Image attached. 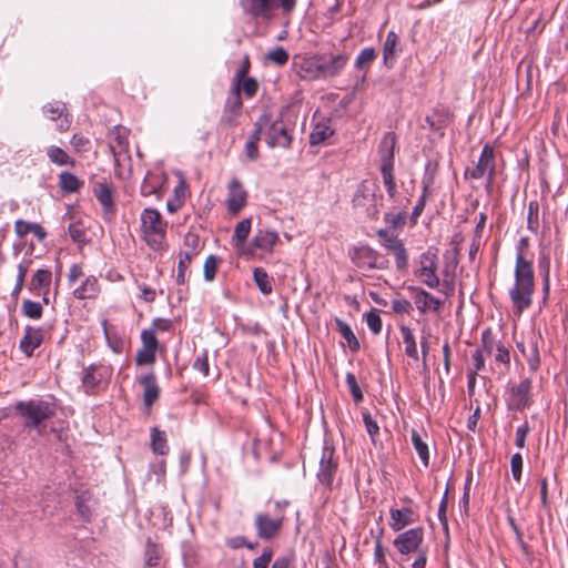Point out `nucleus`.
<instances>
[{
    "label": "nucleus",
    "mask_w": 568,
    "mask_h": 568,
    "mask_svg": "<svg viewBox=\"0 0 568 568\" xmlns=\"http://www.w3.org/2000/svg\"><path fill=\"white\" fill-rule=\"evenodd\" d=\"M21 313L23 316L31 320H39L42 317L43 307L40 302H34L31 300H24L21 306Z\"/></svg>",
    "instance_id": "nucleus-43"
},
{
    "label": "nucleus",
    "mask_w": 568,
    "mask_h": 568,
    "mask_svg": "<svg viewBox=\"0 0 568 568\" xmlns=\"http://www.w3.org/2000/svg\"><path fill=\"white\" fill-rule=\"evenodd\" d=\"M288 506L286 500L274 503V511L257 513L254 517V527L258 538L271 540L277 537L283 528L285 520V508Z\"/></svg>",
    "instance_id": "nucleus-6"
},
{
    "label": "nucleus",
    "mask_w": 568,
    "mask_h": 568,
    "mask_svg": "<svg viewBox=\"0 0 568 568\" xmlns=\"http://www.w3.org/2000/svg\"><path fill=\"white\" fill-rule=\"evenodd\" d=\"M398 45L399 37L395 31H389L383 44V62L384 65L388 69H392L395 64L396 53L397 51H400Z\"/></svg>",
    "instance_id": "nucleus-29"
},
{
    "label": "nucleus",
    "mask_w": 568,
    "mask_h": 568,
    "mask_svg": "<svg viewBox=\"0 0 568 568\" xmlns=\"http://www.w3.org/2000/svg\"><path fill=\"white\" fill-rule=\"evenodd\" d=\"M288 53L283 47H276L266 54V60L276 65H284L288 61Z\"/></svg>",
    "instance_id": "nucleus-55"
},
{
    "label": "nucleus",
    "mask_w": 568,
    "mask_h": 568,
    "mask_svg": "<svg viewBox=\"0 0 568 568\" xmlns=\"http://www.w3.org/2000/svg\"><path fill=\"white\" fill-rule=\"evenodd\" d=\"M193 258L189 257L187 254H179V265L176 274V283L183 285L185 283V273L190 267Z\"/></svg>",
    "instance_id": "nucleus-57"
},
{
    "label": "nucleus",
    "mask_w": 568,
    "mask_h": 568,
    "mask_svg": "<svg viewBox=\"0 0 568 568\" xmlns=\"http://www.w3.org/2000/svg\"><path fill=\"white\" fill-rule=\"evenodd\" d=\"M336 326L341 335L346 339L352 352H357L361 347L359 342L353 333L351 326L342 320H336Z\"/></svg>",
    "instance_id": "nucleus-41"
},
{
    "label": "nucleus",
    "mask_w": 568,
    "mask_h": 568,
    "mask_svg": "<svg viewBox=\"0 0 568 568\" xmlns=\"http://www.w3.org/2000/svg\"><path fill=\"white\" fill-rule=\"evenodd\" d=\"M338 470V457L332 442L325 439L320 458L316 477L318 481L331 488Z\"/></svg>",
    "instance_id": "nucleus-8"
},
{
    "label": "nucleus",
    "mask_w": 568,
    "mask_h": 568,
    "mask_svg": "<svg viewBox=\"0 0 568 568\" xmlns=\"http://www.w3.org/2000/svg\"><path fill=\"white\" fill-rule=\"evenodd\" d=\"M141 343L142 348H146L155 353L159 348V341L156 338V335H154V331L143 329L141 333Z\"/></svg>",
    "instance_id": "nucleus-58"
},
{
    "label": "nucleus",
    "mask_w": 568,
    "mask_h": 568,
    "mask_svg": "<svg viewBox=\"0 0 568 568\" xmlns=\"http://www.w3.org/2000/svg\"><path fill=\"white\" fill-rule=\"evenodd\" d=\"M348 62V55L341 54H318L320 80L329 79L338 75Z\"/></svg>",
    "instance_id": "nucleus-15"
},
{
    "label": "nucleus",
    "mask_w": 568,
    "mask_h": 568,
    "mask_svg": "<svg viewBox=\"0 0 568 568\" xmlns=\"http://www.w3.org/2000/svg\"><path fill=\"white\" fill-rule=\"evenodd\" d=\"M138 383L143 388V405L150 409L160 397V387L154 373L138 377Z\"/></svg>",
    "instance_id": "nucleus-22"
},
{
    "label": "nucleus",
    "mask_w": 568,
    "mask_h": 568,
    "mask_svg": "<svg viewBox=\"0 0 568 568\" xmlns=\"http://www.w3.org/2000/svg\"><path fill=\"white\" fill-rule=\"evenodd\" d=\"M389 527L392 528L393 531L396 532L402 531L404 528L416 521L414 510L410 507H392L389 509Z\"/></svg>",
    "instance_id": "nucleus-26"
},
{
    "label": "nucleus",
    "mask_w": 568,
    "mask_h": 568,
    "mask_svg": "<svg viewBox=\"0 0 568 568\" xmlns=\"http://www.w3.org/2000/svg\"><path fill=\"white\" fill-rule=\"evenodd\" d=\"M70 144L75 153L82 154L91 150V141L83 134H73L70 140Z\"/></svg>",
    "instance_id": "nucleus-53"
},
{
    "label": "nucleus",
    "mask_w": 568,
    "mask_h": 568,
    "mask_svg": "<svg viewBox=\"0 0 568 568\" xmlns=\"http://www.w3.org/2000/svg\"><path fill=\"white\" fill-rule=\"evenodd\" d=\"M43 114L51 121H58V130L61 132L70 128L65 104L62 102L48 103L42 108Z\"/></svg>",
    "instance_id": "nucleus-24"
},
{
    "label": "nucleus",
    "mask_w": 568,
    "mask_h": 568,
    "mask_svg": "<svg viewBox=\"0 0 568 568\" xmlns=\"http://www.w3.org/2000/svg\"><path fill=\"white\" fill-rule=\"evenodd\" d=\"M365 321L373 334L378 335L382 332L383 323L377 308H372L367 312L365 314Z\"/></svg>",
    "instance_id": "nucleus-51"
},
{
    "label": "nucleus",
    "mask_w": 568,
    "mask_h": 568,
    "mask_svg": "<svg viewBox=\"0 0 568 568\" xmlns=\"http://www.w3.org/2000/svg\"><path fill=\"white\" fill-rule=\"evenodd\" d=\"M495 173V149L491 144L486 143L483 146L476 166L471 170H467L466 175H468L473 180H480L484 176H486L487 184L490 185L494 182Z\"/></svg>",
    "instance_id": "nucleus-11"
},
{
    "label": "nucleus",
    "mask_w": 568,
    "mask_h": 568,
    "mask_svg": "<svg viewBox=\"0 0 568 568\" xmlns=\"http://www.w3.org/2000/svg\"><path fill=\"white\" fill-rule=\"evenodd\" d=\"M92 192L101 204L104 214H113L115 211L113 184L106 180L98 181L92 185Z\"/></svg>",
    "instance_id": "nucleus-21"
},
{
    "label": "nucleus",
    "mask_w": 568,
    "mask_h": 568,
    "mask_svg": "<svg viewBox=\"0 0 568 568\" xmlns=\"http://www.w3.org/2000/svg\"><path fill=\"white\" fill-rule=\"evenodd\" d=\"M535 288L534 267H524V264L515 266L514 283L508 290V295L513 313L516 316L519 317L526 310L531 307Z\"/></svg>",
    "instance_id": "nucleus-1"
},
{
    "label": "nucleus",
    "mask_w": 568,
    "mask_h": 568,
    "mask_svg": "<svg viewBox=\"0 0 568 568\" xmlns=\"http://www.w3.org/2000/svg\"><path fill=\"white\" fill-rule=\"evenodd\" d=\"M261 121H255L254 123V130L248 136L245 145H244V152L245 156L250 161H256L260 158V151H258V141L261 140Z\"/></svg>",
    "instance_id": "nucleus-32"
},
{
    "label": "nucleus",
    "mask_w": 568,
    "mask_h": 568,
    "mask_svg": "<svg viewBox=\"0 0 568 568\" xmlns=\"http://www.w3.org/2000/svg\"><path fill=\"white\" fill-rule=\"evenodd\" d=\"M129 131L123 126H115L111 132L110 150L114 161L119 162L122 154L129 151Z\"/></svg>",
    "instance_id": "nucleus-27"
},
{
    "label": "nucleus",
    "mask_w": 568,
    "mask_h": 568,
    "mask_svg": "<svg viewBox=\"0 0 568 568\" xmlns=\"http://www.w3.org/2000/svg\"><path fill=\"white\" fill-rule=\"evenodd\" d=\"M527 229L534 234L539 231V203L537 201H530L528 204Z\"/></svg>",
    "instance_id": "nucleus-44"
},
{
    "label": "nucleus",
    "mask_w": 568,
    "mask_h": 568,
    "mask_svg": "<svg viewBox=\"0 0 568 568\" xmlns=\"http://www.w3.org/2000/svg\"><path fill=\"white\" fill-rule=\"evenodd\" d=\"M395 248L396 250L393 251V254L395 256L396 267L399 271H404L408 266V254H407V251L405 248L404 243L402 245H399L398 247H395Z\"/></svg>",
    "instance_id": "nucleus-61"
},
{
    "label": "nucleus",
    "mask_w": 568,
    "mask_h": 568,
    "mask_svg": "<svg viewBox=\"0 0 568 568\" xmlns=\"http://www.w3.org/2000/svg\"><path fill=\"white\" fill-rule=\"evenodd\" d=\"M498 345H503L500 341H496L495 335L490 328H486L481 333V347L487 355H493Z\"/></svg>",
    "instance_id": "nucleus-49"
},
{
    "label": "nucleus",
    "mask_w": 568,
    "mask_h": 568,
    "mask_svg": "<svg viewBox=\"0 0 568 568\" xmlns=\"http://www.w3.org/2000/svg\"><path fill=\"white\" fill-rule=\"evenodd\" d=\"M256 121H261V135H264V140L268 148H282L290 149L292 144V135L288 132L287 124L284 122L282 116L273 120L270 114H262Z\"/></svg>",
    "instance_id": "nucleus-7"
},
{
    "label": "nucleus",
    "mask_w": 568,
    "mask_h": 568,
    "mask_svg": "<svg viewBox=\"0 0 568 568\" xmlns=\"http://www.w3.org/2000/svg\"><path fill=\"white\" fill-rule=\"evenodd\" d=\"M542 344L541 335L531 333L526 341L517 345L531 373H536L540 368V346Z\"/></svg>",
    "instance_id": "nucleus-14"
},
{
    "label": "nucleus",
    "mask_w": 568,
    "mask_h": 568,
    "mask_svg": "<svg viewBox=\"0 0 568 568\" xmlns=\"http://www.w3.org/2000/svg\"><path fill=\"white\" fill-rule=\"evenodd\" d=\"M251 226V219H244L236 224L233 239L236 241L237 245H243L245 243L250 235Z\"/></svg>",
    "instance_id": "nucleus-48"
},
{
    "label": "nucleus",
    "mask_w": 568,
    "mask_h": 568,
    "mask_svg": "<svg viewBox=\"0 0 568 568\" xmlns=\"http://www.w3.org/2000/svg\"><path fill=\"white\" fill-rule=\"evenodd\" d=\"M52 283V272L50 268H39L31 277L29 283V291L32 293H40L41 291H50Z\"/></svg>",
    "instance_id": "nucleus-30"
},
{
    "label": "nucleus",
    "mask_w": 568,
    "mask_h": 568,
    "mask_svg": "<svg viewBox=\"0 0 568 568\" xmlns=\"http://www.w3.org/2000/svg\"><path fill=\"white\" fill-rule=\"evenodd\" d=\"M193 368L199 371L203 376H207L210 373L209 356L207 352L203 351L195 361L193 362Z\"/></svg>",
    "instance_id": "nucleus-63"
},
{
    "label": "nucleus",
    "mask_w": 568,
    "mask_h": 568,
    "mask_svg": "<svg viewBox=\"0 0 568 568\" xmlns=\"http://www.w3.org/2000/svg\"><path fill=\"white\" fill-rule=\"evenodd\" d=\"M161 549L158 544L153 542L150 538L145 544L144 561L149 567H156L160 564Z\"/></svg>",
    "instance_id": "nucleus-42"
},
{
    "label": "nucleus",
    "mask_w": 568,
    "mask_h": 568,
    "mask_svg": "<svg viewBox=\"0 0 568 568\" xmlns=\"http://www.w3.org/2000/svg\"><path fill=\"white\" fill-rule=\"evenodd\" d=\"M278 243L280 236L276 231L258 229L250 243V253L253 254L254 250L271 253Z\"/></svg>",
    "instance_id": "nucleus-20"
},
{
    "label": "nucleus",
    "mask_w": 568,
    "mask_h": 568,
    "mask_svg": "<svg viewBox=\"0 0 568 568\" xmlns=\"http://www.w3.org/2000/svg\"><path fill=\"white\" fill-rule=\"evenodd\" d=\"M156 353L146 348H140L136 352L135 363L139 366L153 365L155 363Z\"/></svg>",
    "instance_id": "nucleus-59"
},
{
    "label": "nucleus",
    "mask_w": 568,
    "mask_h": 568,
    "mask_svg": "<svg viewBox=\"0 0 568 568\" xmlns=\"http://www.w3.org/2000/svg\"><path fill=\"white\" fill-rule=\"evenodd\" d=\"M243 102L237 93H230L225 101L223 113L221 115L219 125L224 129L233 128L237 124V120L242 114Z\"/></svg>",
    "instance_id": "nucleus-18"
},
{
    "label": "nucleus",
    "mask_w": 568,
    "mask_h": 568,
    "mask_svg": "<svg viewBox=\"0 0 568 568\" xmlns=\"http://www.w3.org/2000/svg\"><path fill=\"white\" fill-rule=\"evenodd\" d=\"M379 254L369 246H362L354 251L353 261L358 267H368L369 270L382 267L378 265Z\"/></svg>",
    "instance_id": "nucleus-28"
},
{
    "label": "nucleus",
    "mask_w": 568,
    "mask_h": 568,
    "mask_svg": "<svg viewBox=\"0 0 568 568\" xmlns=\"http://www.w3.org/2000/svg\"><path fill=\"white\" fill-rule=\"evenodd\" d=\"M258 88V82L254 78L246 77L241 80H233L231 92L237 93L239 97L243 92L245 98L252 99L256 95Z\"/></svg>",
    "instance_id": "nucleus-31"
},
{
    "label": "nucleus",
    "mask_w": 568,
    "mask_h": 568,
    "mask_svg": "<svg viewBox=\"0 0 568 568\" xmlns=\"http://www.w3.org/2000/svg\"><path fill=\"white\" fill-rule=\"evenodd\" d=\"M346 384L352 394V397L355 403H361L363 400V392L357 383L356 376L353 373L346 374Z\"/></svg>",
    "instance_id": "nucleus-56"
},
{
    "label": "nucleus",
    "mask_w": 568,
    "mask_h": 568,
    "mask_svg": "<svg viewBox=\"0 0 568 568\" xmlns=\"http://www.w3.org/2000/svg\"><path fill=\"white\" fill-rule=\"evenodd\" d=\"M408 290L414 291L416 293L414 301L417 310L420 313L424 314L428 311L438 312L440 310L443 302L439 298L432 295L429 292L417 286H409Z\"/></svg>",
    "instance_id": "nucleus-23"
},
{
    "label": "nucleus",
    "mask_w": 568,
    "mask_h": 568,
    "mask_svg": "<svg viewBox=\"0 0 568 568\" xmlns=\"http://www.w3.org/2000/svg\"><path fill=\"white\" fill-rule=\"evenodd\" d=\"M16 412L23 419L27 428L37 429L39 435L43 434V423L55 415V405L43 399H30L18 402Z\"/></svg>",
    "instance_id": "nucleus-3"
},
{
    "label": "nucleus",
    "mask_w": 568,
    "mask_h": 568,
    "mask_svg": "<svg viewBox=\"0 0 568 568\" xmlns=\"http://www.w3.org/2000/svg\"><path fill=\"white\" fill-rule=\"evenodd\" d=\"M376 58V51L374 48H364L359 51L355 60V68L363 69L365 65L371 64Z\"/></svg>",
    "instance_id": "nucleus-54"
},
{
    "label": "nucleus",
    "mask_w": 568,
    "mask_h": 568,
    "mask_svg": "<svg viewBox=\"0 0 568 568\" xmlns=\"http://www.w3.org/2000/svg\"><path fill=\"white\" fill-rule=\"evenodd\" d=\"M168 191V174L162 168H154L148 171L141 184V195L151 196L155 195L161 200Z\"/></svg>",
    "instance_id": "nucleus-13"
},
{
    "label": "nucleus",
    "mask_w": 568,
    "mask_h": 568,
    "mask_svg": "<svg viewBox=\"0 0 568 568\" xmlns=\"http://www.w3.org/2000/svg\"><path fill=\"white\" fill-rule=\"evenodd\" d=\"M362 416L368 435L373 440H375V437L379 434V426L377 422L373 418L368 410L362 412Z\"/></svg>",
    "instance_id": "nucleus-60"
},
{
    "label": "nucleus",
    "mask_w": 568,
    "mask_h": 568,
    "mask_svg": "<svg viewBox=\"0 0 568 568\" xmlns=\"http://www.w3.org/2000/svg\"><path fill=\"white\" fill-rule=\"evenodd\" d=\"M376 234L383 241V246L390 252L395 251L396 250L395 247H398L399 245L403 244L402 240H399L397 236L390 234L386 230L381 229L377 231Z\"/></svg>",
    "instance_id": "nucleus-52"
},
{
    "label": "nucleus",
    "mask_w": 568,
    "mask_h": 568,
    "mask_svg": "<svg viewBox=\"0 0 568 568\" xmlns=\"http://www.w3.org/2000/svg\"><path fill=\"white\" fill-rule=\"evenodd\" d=\"M151 449L156 455H166L169 453V445L166 434L158 427L151 428Z\"/></svg>",
    "instance_id": "nucleus-35"
},
{
    "label": "nucleus",
    "mask_w": 568,
    "mask_h": 568,
    "mask_svg": "<svg viewBox=\"0 0 568 568\" xmlns=\"http://www.w3.org/2000/svg\"><path fill=\"white\" fill-rule=\"evenodd\" d=\"M220 262L221 258L216 255H209L206 257L203 265L204 280L206 282H212L215 278Z\"/></svg>",
    "instance_id": "nucleus-50"
},
{
    "label": "nucleus",
    "mask_w": 568,
    "mask_h": 568,
    "mask_svg": "<svg viewBox=\"0 0 568 568\" xmlns=\"http://www.w3.org/2000/svg\"><path fill=\"white\" fill-rule=\"evenodd\" d=\"M168 223L161 213L153 207H146L141 213V232L146 245L155 251L163 252L166 244Z\"/></svg>",
    "instance_id": "nucleus-2"
},
{
    "label": "nucleus",
    "mask_w": 568,
    "mask_h": 568,
    "mask_svg": "<svg viewBox=\"0 0 568 568\" xmlns=\"http://www.w3.org/2000/svg\"><path fill=\"white\" fill-rule=\"evenodd\" d=\"M183 250L180 254H187L189 257L194 258L200 254V237L196 233L187 232L183 241Z\"/></svg>",
    "instance_id": "nucleus-40"
},
{
    "label": "nucleus",
    "mask_w": 568,
    "mask_h": 568,
    "mask_svg": "<svg viewBox=\"0 0 568 568\" xmlns=\"http://www.w3.org/2000/svg\"><path fill=\"white\" fill-rule=\"evenodd\" d=\"M334 130L327 123L320 122L316 123L310 134V143L312 145H318L325 142L329 136H332Z\"/></svg>",
    "instance_id": "nucleus-38"
},
{
    "label": "nucleus",
    "mask_w": 568,
    "mask_h": 568,
    "mask_svg": "<svg viewBox=\"0 0 568 568\" xmlns=\"http://www.w3.org/2000/svg\"><path fill=\"white\" fill-rule=\"evenodd\" d=\"M243 12L253 19L271 20L281 10L290 16L297 6V0H240Z\"/></svg>",
    "instance_id": "nucleus-5"
},
{
    "label": "nucleus",
    "mask_w": 568,
    "mask_h": 568,
    "mask_svg": "<svg viewBox=\"0 0 568 568\" xmlns=\"http://www.w3.org/2000/svg\"><path fill=\"white\" fill-rule=\"evenodd\" d=\"M374 194L369 191V187L365 184V182L361 183L353 196V205L355 207H363L366 205L367 201H372Z\"/></svg>",
    "instance_id": "nucleus-47"
},
{
    "label": "nucleus",
    "mask_w": 568,
    "mask_h": 568,
    "mask_svg": "<svg viewBox=\"0 0 568 568\" xmlns=\"http://www.w3.org/2000/svg\"><path fill=\"white\" fill-rule=\"evenodd\" d=\"M396 143V134L392 131L386 132L384 133L377 150L381 161L379 170L383 179V184L390 199H394L397 193V186L394 175V155Z\"/></svg>",
    "instance_id": "nucleus-4"
},
{
    "label": "nucleus",
    "mask_w": 568,
    "mask_h": 568,
    "mask_svg": "<svg viewBox=\"0 0 568 568\" xmlns=\"http://www.w3.org/2000/svg\"><path fill=\"white\" fill-rule=\"evenodd\" d=\"M49 161L58 166H75V160L71 158L63 149L57 145H50L47 149Z\"/></svg>",
    "instance_id": "nucleus-34"
},
{
    "label": "nucleus",
    "mask_w": 568,
    "mask_h": 568,
    "mask_svg": "<svg viewBox=\"0 0 568 568\" xmlns=\"http://www.w3.org/2000/svg\"><path fill=\"white\" fill-rule=\"evenodd\" d=\"M58 185L63 193H77L79 192L84 182L71 172L62 171L58 175Z\"/></svg>",
    "instance_id": "nucleus-33"
},
{
    "label": "nucleus",
    "mask_w": 568,
    "mask_h": 568,
    "mask_svg": "<svg viewBox=\"0 0 568 568\" xmlns=\"http://www.w3.org/2000/svg\"><path fill=\"white\" fill-rule=\"evenodd\" d=\"M253 280L264 295H270L273 291L272 278L263 267H255L253 271Z\"/></svg>",
    "instance_id": "nucleus-39"
},
{
    "label": "nucleus",
    "mask_w": 568,
    "mask_h": 568,
    "mask_svg": "<svg viewBox=\"0 0 568 568\" xmlns=\"http://www.w3.org/2000/svg\"><path fill=\"white\" fill-rule=\"evenodd\" d=\"M101 293V285L95 275H88L81 284L73 290V297L80 301L97 300Z\"/></svg>",
    "instance_id": "nucleus-25"
},
{
    "label": "nucleus",
    "mask_w": 568,
    "mask_h": 568,
    "mask_svg": "<svg viewBox=\"0 0 568 568\" xmlns=\"http://www.w3.org/2000/svg\"><path fill=\"white\" fill-rule=\"evenodd\" d=\"M111 377V371L103 365H90L84 368L82 386L88 395H95L106 388Z\"/></svg>",
    "instance_id": "nucleus-12"
},
{
    "label": "nucleus",
    "mask_w": 568,
    "mask_h": 568,
    "mask_svg": "<svg viewBox=\"0 0 568 568\" xmlns=\"http://www.w3.org/2000/svg\"><path fill=\"white\" fill-rule=\"evenodd\" d=\"M273 558V549L265 547L262 554L253 560V568H268Z\"/></svg>",
    "instance_id": "nucleus-64"
},
{
    "label": "nucleus",
    "mask_w": 568,
    "mask_h": 568,
    "mask_svg": "<svg viewBox=\"0 0 568 568\" xmlns=\"http://www.w3.org/2000/svg\"><path fill=\"white\" fill-rule=\"evenodd\" d=\"M399 331H400V334L403 337V342L405 344V354L409 358L417 361L418 359L417 344H416V339H415L412 328L406 325H400Z\"/></svg>",
    "instance_id": "nucleus-36"
},
{
    "label": "nucleus",
    "mask_w": 568,
    "mask_h": 568,
    "mask_svg": "<svg viewBox=\"0 0 568 568\" xmlns=\"http://www.w3.org/2000/svg\"><path fill=\"white\" fill-rule=\"evenodd\" d=\"M293 70L302 80H320L318 54L306 57L296 55L293 60Z\"/></svg>",
    "instance_id": "nucleus-17"
},
{
    "label": "nucleus",
    "mask_w": 568,
    "mask_h": 568,
    "mask_svg": "<svg viewBox=\"0 0 568 568\" xmlns=\"http://www.w3.org/2000/svg\"><path fill=\"white\" fill-rule=\"evenodd\" d=\"M425 538V530L423 527H414L408 530L399 532L393 540V545L402 556H409L418 554V551L426 550L422 548Z\"/></svg>",
    "instance_id": "nucleus-10"
},
{
    "label": "nucleus",
    "mask_w": 568,
    "mask_h": 568,
    "mask_svg": "<svg viewBox=\"0 0 568 568\" xmlns=\"http://www.w3.org/2000/svg\"><path fill=\"white\" fill-rule=\"evenodd\" d=\"M531 386L530 378H524L520 383L510 385L506 392L507 408L514 412H523L529 408L532 404Z\"/></svg>",
    "instance_id": "nucleus-9"
},
{
    "label": "nucleus",
    "mask_w": 568,
    "mask_h": 568,
    "mask_svg": "<svg viewBox=\"0 0 568 568\" xmlns=\"http://www.w3.org/2000/svg\"><path fill=\"white\" fill-rule=\"evenodd\" d=\"M412 442L422 463L427 467L429 464V450L427 444L422 439L420 435L416 430H413L412 433Z\"/></svg>",
    "instance_id": "nucleus-45"
},
{
    "label": "nucleus",
    "mask_w": 568,
    "mask_h": 568,
    "mask_svg": "<svg viewBox=\"0 0 568 568\" xmlns=\"http://www.w3.org/2000/svg\"><path fill=\"white\" fill-rule=\"evenodd\" d=\"M529 247V239L528 237H521L517 245H516V260H515V266H518V264L523 265L524 267H534L532 262L526 257V251Z\"/></svg>",
    "instance_id": "nucleus-46"
},
{
    "label": "nucleus",
    "mask_w": 568,
    "mask_h": 568,
    "mask_svg": "<svg viewBox=\"0 0 568 568\" xmlns=\"http://www.w3.org/2000/svg\"><path fill=\"white\" fill-rule=\"evenodd\" d=\"M247 192L237 178H233L227 185L226 207L230 214L236 215L246 205Z\"/></svg>",
    "instance_id": "nucleus-16"
},
{
    "label": "nucleus",
    "mask_w": 568,
    "mask_h": 568,
    "mask_svg": "<svg viewBox=\"0 0 568 568\" xmlns=\"http://www.w3.org/2000/svg\"><path fill=\"white\" fill-rule=\"evenodd\" d=\"M43 339L44 331L41 327L27 325L24 327V334L19 344V349L24 354L26 357L30 358L33 356L34 351L41 346Z\"/></svg>",
    "instance_id": "nucleus-19"
},
{
    "label": "nucleus",
    "mask_w": 568,
    "mask_h": 568,
    "mask_svg": "<svg viewBox=\"0 0 568 568\" xmlns=\"http://www.w3.org/2000/svg\"><path fill=\"white\" fill-rule=\"evenodd\" d=\"M69 235L74 243L83 244L85 242V231L80 223H71L68 227Z\"/></svg>",
    "instance_id": "nucleus-62"
},
{
    "label": "nucleus",
    "mask_w": 568,
    "mask_h": 568,
    "mask_svg": "<svg viewBox=\"0 0 568 568\" xmlns=\"http://www.w3.org/2000/svg\"><path fill=\"white\" fill-rule=\"evenodd\" d=\"M437 267H423L419 266L415 270V276L419 278L429 288H437L440 284L439 277L436 273Z\"/></svg>",
    "instance_id": "nucleus-37"
}]
</instances>
